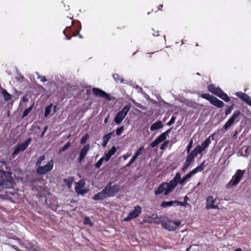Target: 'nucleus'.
<instances>
[{
  "label": "nucleus",
  "mask_w": 251,
  "mask_h": 251,
  "mask_svg": "<svg viewBox=\"0 0 251 251\" xmlns=\"http://www.w3.org/2000/svg\"><path fill=\"white\" fill-rule=\"evenodd\" d=\"M180 174L177 173L173 179L169 183L163 182L161 183L154 191L155 195L163 194L165 196L168 195L177 185L178 180L180 178Z\"/></svg>",
  "instance_id": "1"
},
{
  "label": "nucleus",
  "mask_w": 251,
  "mask_h": 251,
  "mask_svg": "<svg viewBox=\"0 0 251 251\" xmlns=\"http://www.w3.org/2000/svg\"><path fill=\"white\" fill-rule=\"evenodd\" d=\"M13 178L9 172L0 170V187L3 188H10L12 187Z\"/></svg>",
  "instance_id": "2"
},
{
  "label": "nucleus",
  "mask_w": 251,
  "mask_h": 251,
  "mask_svg": "<svg viewBox=\"0 0 251 251\" xmlns=\"http://www.w3.org/2000/svg\"><path fill=\"white\" fill-rule=\"evenodd\" d=\"M207 89L209 92L221 98L226 102H228L230 100V98L228 95L220 87H216L214 84H209L207 86Z\"/></svg>",
  "instance_id": "3"
},
{
  "label": "nucleus",
  "mask_w": 251,
  "mask_h": 251,
  "mask_svg": "<svg viewBox=\"0 0 251 251\" xmlns=\"http://www.w3.org/2000/svg\"><path fill=\"white\" fill-rule=\"evenodd\" d=\"M214 139V135H210L208 138H206L204 142L202 143L201 145L197 146L191 152L195 156L198 154H201L203 151H204L211 143V140Z\"/></svg>",
  "instance_id": "4"
},
{
  "label": "nucleus",
  "mask_w": 251,
  "mask_h": 251,
  "mask_svg": "<svg viewBox=\"0 0 251 251\" xmlns=\"http://www.w3.org/2000/svg\"><path fill=\"white\" fill-rule=\"evenodd\" d=\"M245 174V170H238L235 172L232 179L226 184V187L229 188L231 186L237 185L240 181Z\"/></svg>",
  "instance_id": "5"
},
{
  "label": "nucleus",
  "mask_w": 251,
  "mask_h": 251,
  "mask_svg": "<svg viewBox=\"0 0 251 251\" xmlns=\"http://www.w3.org/2000/svg\"><path fill=\"white\" fill-rule=\"evenodd\" d=\"M130 108V104L126 105L116 114L114 118V122L116 124L119 125L122 123L127 114L128 112L129 111Z\"/></svg>",
  "instance_id": "6"
},
{
  "label": "nucleus",
  "mask_w": 251,
  "mask_h": 251,
  "mask_svg": "<svg viewBox=\"0 0 251 251\" xmlns=\"http://www.w3.org/2000/svg\"><path fill=\"white\" fill-rule=\"evenodd\" d=\"M204 161L202 162L201 164L195 168L194 170H193L192 171L189 172L188 174H187L186 175H185L184 177H182V179H180L178 180L179 183L181 185H183L185 182L190 178L192 176L196 173L202 171L204 169Z\"/></svg>",
  "instance_id": "7"
},
{
  "label": "nucleus",
  "mask_w": 251,
  "mask_h": 251,
  "mask_svg": "<svg viewBox=\"0 0 251 251\" xmlns=\"http://www.w3.org/2000/svg\"><path fill=\"white\" fill-rule=\"evenodd\" d=\"M120 190V187L118 185H112V183H108L104 188L107 198L114 197Z\"/></svg>",
  "instance_id": "8"
},
{
  "label": "nucleus",
  "mask_w": 251,
  "mask_h": 251,
  "mask_svg": "<svg viewBox=\"0 0 251 251\" xmlns=\"http://www.w3.org/2000/svg\"><path fill=\"white\" fill-rule=\"evenodd\" d=\"M201 97L209 100L212 104L217 107L222 108L224 105L222 101L209 94H202L201 95Z\"/></svg>",
  "instance_id": "9"
},
{
  "label": "nucleus",
  "mask_w": 251,
  "mask_h": 251,
  "mask_svg": "<svg viewBox=\"0 0 251 251\" xmlns=\"http://www.w3.org/2000/svg\"><path fill=\"white\" fill-rule=\"evenodd\" d=\"M54 165V161L50 160L47 164L44 166L37 167L36 172L39 175H44L52 170Z\"/></svg>",
  "instance_id": "10"
},
{
  "label": "nucleus",
  "mask_w": 251,
  "mask_h": 251,
  "mask_svg": "<svg viewBox=\"0 0 251 251\" xmlns=\"http://www.w3.org/2000/svg\"><path fill=\"white\" fill-rule=\"evenodd\" d=\"M241 115V113L239 110L235 111L232 116L228 120L224 126V129L227 130L234 122H237L239 121V117Z\"/></svg>",
  "instance_id": "11"
},
{
  "label": "nucleus",
  "mask_w": 251,
  "mask_h": 251,
  "mask_svg": "<svg viewBox=\"0 0 251 251\" xmlns=\"http://www.w3.org/2000/svg\"><path fill=\"white\" fill-rule=\"evenodd\" d=\"M180 221L168 220L162 223V226L169 231H174L180 226Z\"/></svg>",
  "instance_id": "12"
},
{
  "label": "nucleus",
  "mask_w": 251,
  "mask_h": 251,
  "mask_svg": "<svg viewBox=\"0 0 251 251\" xmlns=\"http://www.w3.org/2000/svg\"><path fill=\"white\" fill-rule=\"evenodd\" d=\"M31 142V138H28L24 142L17 145L12 153V155L14 156L15 155L17 154L19 152L25 151L27 148V147L29 146V145L30 144Z\"/></svg>",
  "instance_id": "13"
},
{
  "label": "nucleus",
  "mask_w": 251,
  "mask_h": 251,
  "mask_svg": "<svg viewBox=\"0 0 251 251\" xmlns=\"http://www.w3.org/2000/svg\"><path fill=\"white\" fill-rule=\"evenodd\" d=\"M206 208L208 210L210 209H219V203L218 202H217L216 199L214 198L213 196H208L206 199Z\"/></svg>",
  "instance_id": "14"
},
{
  "label": "nucleus",
  "mask_w": 251,
  "mask_h": 251,
  "mask_svg": "<svg viewBox=\"0 0 251 251\" xmlns=\"http://www.w3.org/2000/svg\"><path fill=\"white\" fill-rule=\"evenodd\" d=\"M141 207L140 206L137 205L134 207V209L128 214L127 217L124 219V221L127 222L132 219L137 218L141 214Z\"/></svg>",
  "instance_id": "15"
},
{
  "label": "nucleus",
  "mask_w": 251,
  "mask_h": 251,
  "mask_svg": "<svg viewBox=\"0 0 251 251\" xmlns=\"http://www.w3.org/2000/svg\"><path fill=\"white\" fill-rule=\"evenodd\" d=\"M170 132L171 129H169L159 135L151 144V147L154 148L157 146L160 143L165 141L167 138V136H168L169 133H170Z\"/></svg>",
  "instance_id": "16"
},
{
  "label": "nucleus",
  "mask_w": 251,
  "mask_h": 251,
  "mask_svg": "<svg viewBox=\"0 0 251 251\" xmlns=\"http://www.w3.org/2000/svg\"><path fill=\"white\" fill-rule=\"evenodd\" d=\"M92 91L93 93L96 96L105 98V99L108 100H111L110 95L101 89H100L98 88H93L92 89Z\"/></svg>",
  "instance_id": "17"
},
{
  "label": "nucleus",
  "mask_w": 251,
  "mask_h": 251,
  "mask_svg": "<svg viewBox=\"0 0 251 251\" xmlns=\"http://www.w3.org/2000/svg\"><path fill=\"white\" fill-rule=\"evenodd\" d=\"M235 95L243 101L245 102L248 105L251 107V97L249 96L246 93L241 92H236Z\"/></svg>",
  "instance_id": "18"
},
{
  "label": "nucleus",
  "mask_w": 251,
  "mask_h": 251,
  "mask_svg": "<svg viewBox=\"0 0 251 251\" xmlns=\"http://www.w3.org/2000/svg\"><path fill=\"white\" fill-rule=\"evenodd\" d=\"M85 183L82 180H80L77 182L75 186V191L78 194H84L87 191L86 190H83L82 188L84 186Z\"/></svg>",
  "instance_id": "19"
},
{
  "label": "nucleus",
  "mask_w": 251,
  "mask_h": 251,
  "mask_svg": "<svg viewBox=\"0 0 251 251\" xmlns=\"http://www.w3.org/2000/svg\"><path fill=\"white\" fill-rule=\"evenodd\" d=\"M90 148V145L89 144H87L85 146H84L83 147V148L81 150L79 153V156L78 159L79 162H81L84 159L88 151H89Z\"/></svg>",
  "instance_id": "20"
},
{
  "label": "nucleus",
  "mask_w": 251,
  "mask_h": 251,
  "mask_svg": "<svg viewBox=\"0 0 251 251\" xmlns=\"http://www.w3.org/2000/svg\"><path fill=\"white\" fill-rule=\"evenodd\" d=\"M195 157V155L192 154L191 152L190 153H189L188 155L186 158L185 162L183 165V167L182 168L183 171H185L187 169V168L190 165V164H191Z\"/></svg>",
  "instance_id": "21"
},
{
  "label": "nucleus",
  "mask_w": 251,
  "mask_h": 251,
  "mask_svg": "<svg viewBox=\"0 0 251 251\" xmlns=\"http://www.w3.org/2000/svg\"><path fill=\"white\" fill-rule=\"evenodd\" d=\"M104 189L100 193L95 195L93 197V200L95 201H99L107 198Z\"/></svg>",
  "instance_id": "22"
},
{
  "label": "nucleus",
  "mask_w": 251,
  "mask_h": 251,
  "mask_svg": "<svg viewBox=\"0 0 251 251\" xmlns=\"http://www.w3.org/2000/svg\"><path fill=\"white\" fill-rule=\"evenodd\" d=\"M116 151V148L115 146L112 147V148L105 154V156L104 157L105 161L108 162L111 157L115 153Z\"/></svg>",
  "instance_id": "23"
},
{
  "label": "nucleus",
  "mask_w": 251,
  "mask_h": 251,
  "mask_svg": "<svg viewBox=\"0 0 251 251\" xmlns=\"http://www.w3.org/2000/svg\"><path fill=\"white\" fill-rule=\"evenodd\" d=\"M163 127V125L161 121H158L153 123L150 127L151 131H152L157 129H161Z\"/></svg>",
  "instance_id": "24"
},
{
  "label": "nucleus",
  "mask_w": 251,
  "mask_h": 251,
  "mask_svg": "<svg viewBox=\"0 0 251 251\" xmlns=\"http://www.w3.org/2000/svg\"><path fill=\"white\" fill-rule=\"evenodd\" d=\"M111 138V133H109L106 135H105L103 137V143L102 145L103 147H105L106 146L107 144L108 143L109 140Z\"/></svg>",
  "instance_id": "25"
},
{
  "label": "nucleus",
  "mask_w": 251,
  "mask_h": 251,
  "mask_svg": "<svg viewBox=\"0 0 251 251\" xmlns=\"http://www.w3.org/2000/svg\"><path fill=\"white\" fill-rule=\"evenodd\" d=\"M1 93L3 95V98L5 100L8 101L10 100L11 95L8 93L5 90L2 89Z\"/></svg>",
  "instance_id": "26"
},
{
  "label": "nucleus",
  "mask_w": 251,
  "mask_h": 251,
  "mask_svg": "<svg viewBox=\"0 0 251 251\" xmlns=\"http://www.w3.org/2000/svg\"><path fill=\"white\" fill-rule=\"evenodd\" d=\"M175 201H163L161 204V206L163 208L172 206L175 203Z\"/></svg>",
  "instance_id": "27"
},
{
  "label": "nucleus",
  "mask_w": 251,
  "mask_h": 251,
  "mask_svg": "<svg viewBox=\"0 0 251 251\" xmlns=\"http://www.w3.org/2000/svg\"><path fill=\"white\" fill-rule=\"evenodd\" d=\"M53 104L51 103L45 108L44 116L47 117L50 113Z\"/></svg>",
  "instance_id": "28"
},
{
  "label": "nucleus",
  "mask_w": 251,
  "mask_h": 251,
  "mask_svg": "<svg viewBox=\"0 0 251 251\" xmlns=\"http://www.w3.org/2000/svg\"><path fill=\"white\" fill-rule=\"evenodd\" d=\"M113 79L117 82H120L121 83H123L124 82V79L120 76H119L118 74H114L112 75Z\"/></svg>",
  "instance_id": "29"
},
{
  "label": "nucleus",
  "mask_w": 251,
  "mask_h": 251,
  "mask_svg": "<svg viewBox=\"0 0 251 251\" xmlns=\"http://www.w3.org/2000/svg\"><path fill=\"white\" fill-rule=\"evenodd\" d=\"M33 104L31 106L25 109L24 110V111L23 112V118L28 115V114L31 111L32 108H33Z\"/></svg>",
  "instance_id": "30"
},
{
  "label": "nucleus",
  "mask_w": 251,
  "mask_h": 251,
  "mask_svg": "<svg viewBox=\"0 0 251 251\" xmlns=\"http://www.w3.org/2000/svg\"><path fill=\"white\" fill-rule=\"evenodd\" d=\"M45 159V156L44 155H43L41 156H40L38 159L37 162H36V166L37 167L41 165L42 162Z\"/></svg>",
  "instance_id": "31"
},
{
  "label": "nucleus",
  "mask_w": 251,
  "mask_h": 251,
  "mask_svg": "<svg viewBox=\"0 0 251 251\" xmlns=\"http://www.w3.org/2000/svg\"><path fill=\"white\" fill-rule=\"evenodd\" d=\"M105 160V157H101L95 164L97 169H99L103 163V161Z\"/></svg>",
  "instance_id": "32"
},
{
  "label": "nucleus",
  "mask_w": 251,
  "mask_h": 251,
  "mask_svg": "<svg viewBox=\"0 0 251 251\" xmlns=\"http://www.w3.org/2000/svg\"><path fill=\"white\" fill-rule=\"evenodd\" d=\"M83 223L85 225H88L91 226H93L92 222L91 221L90 218L87 217L84 218Z\"/></svg>",
  "instance_id": "33"
},
{
  "label": "nucleus",
  "mask_w": 251,
  "mask_h": 251,
  "mask_svg": "<svg viewBox=\"0 0 251 251\" xmlns=\"http://www.w3.org/2000/svg\"><path fill=\"white\" fill-rule=\"evenodd\" d=\"M144 150V148L143 147H141L139 150L136 152V153L134 154V155L137 158L138 156L141 154L142 153L143 150Z\"/></svg>",
  "instance_id": "34"
},
{
  "label": "nucleus",
  "mask_w": 251,
  "mask_h": 251,
  "mask_svg": "<svg viewBox=\"0 0 251 251\" xmlns=\"http://www.w3.org/2000/svg\"><path fill=\"white\" fill-rule=\"evenodd\" d=\"M150 218L153 220H156V221L155 222V223L159 224L160 222V219H158V216L156 214H152Z\"/></svg>",
  "instance_id": "35"
},
{
  "label": "nucleus",
  "mask_w": 251,
  "mask_h": 251,
  "mask_svg": "<svg viewBox=\"0 0 251 251\" xmlns=\"http://www.w3.org/2000/svg\"><path fill=\"white\" fill-rule=\"evenodd\" d=\"M73 180L74 179L73 177H69L68 179L65 180V181L67 183L69 188L71 187Z\"/></svg>",
  "instance_id": "36"
},
{
  "label": "nucleus",
  "mask_w": 251,
  "mask_h": 251,
  "mask_svg": "<svg viewBox=\"0 0 251 251\" xmlns=\"http://www.w3.org/2000/svg\"><path fill=\"white\" fill-rule=\"evenodd\" d=\"M70 146V143L68 142L66 143L59 151V152H62L68 149Z\"/></svg>",
  "instance_id": "37"
},
{
  "label": "nucleus",
  "mask_w": 251,
  "mask_h": 251,
  "mask_svg": "<svg viewBox=\"0 0 251 251\" xmlns=\"http://www.w3.org/2000/svg\"><path fill=\"white\" fill-rule=\"evenodd\" d=\"M175 203L178 205H180V206H185L186 205H187L188 204L187 202H186V201L181 202V201H175Z\"/></svg>",
  "instance_id": "38"
},
{
  "label": "nucleus",
  "mask_w": 251,
  "mask_h": 251,
  "mask_svg": "<svg viewBox=\"0 0 251 251\" xmlns=\"http://www.w3.org/2000/svg\"><path fill=\"white\" fill-rule=\"evenodd\" d=\"M169 143V141H165L160 146V150H164L166 149L167 146H168V144Z\"/></svg>",
  "instance_id": "39"
},
{
  "label": "nucleus",
  "mask_w": 251,
  "mask_h": 251,
  "mask_svg": "<svg viewBox=\"0 0 251 251\" xmlns=\"http://www.w3.org/2000/svg\"><path fill=\"white\" fill-rule=\"evenodd\" d=\"M37 75V78L39 79L42 82L47 81V79L45 76H41L38 73H36Z\"/></svg>",
  "instance_id": "40"
},
{
  "label": "nucleus",
  "mask_w": 251,
  "mask_h": 251,
  "mask_svg": "<svg viewBox=\"0 0 251 251\" xmlns=\"http://www.w3.org/2000/svg\"><path fill=\"white\" fill-rule=\"evenodd\" d=\"M124 129V128L123 126L118 128L116 130V134L118 136L120 135L123 132Z\"/></svg>",
  "instance_id": "41"
},
{
  "label": "nucleus",
  "mask_w": 251,
  "mask_h": 251,
  "mask_svg": "<svg viewBox=\"0 0 251 251\" xmlns=\"http://www.w3.org/2000/svg\"><path fill=\"white\" fill-rule=\"evenodd\" d=\"M137 159V158L134 156L133 155L131 158V159L130 160V161H129V162L127 164L126 166V167H129L130 166V165L135 161V160Z\"/></svg>",
  "instance_id": "42"
},
{
  "label": "nucleus",
  "mask_w": 251,
  "mask_h": 251,
  "mask_svg": "<svg viewBox=\"0 0 251 251\" xmlns=\"http://www.w3.org/2000/svg\"><path fill=\"white\" fill-rule=\"evenodd\" d=\"M233 109V105H231L230 106H229L228 108H227L226 111H225V114L226 116H227L228 115H229V114L231 113V111Z\"/></svg>",
  "instance_id": "43"
},
{
  "label": "nucleus",
  "mask_w": 251,
  "mask_h": 251,
  "mask_svg": "<svg viewBox=\"0 0 251 251\" xmlns=\"http://www.w3.org/2000/svg\"><path fill=\"white\" fill-rule=\"evenodd\" d=\"M175 120H176V118L174 116L172 117L171 120H170L169 122H168L167 123V125L168 126H171L172 125H173L175 122Z\"/></svg>",
  "instance_id": "44"
},
{
  "label": "nucleus",
  "mask_w": 251,
  "mask_h": 251,
  "mask_svg": "<svg viewBox=\"0 0 251 251\" xmlns=\"http://www.w3.org/2000/svg\"><path fill=\"white\" fill-rule=\"evenodd\" d=\"M89 138V136L88 135H85V136L83 137L80 140V143L81 144H84L86 141L88 140Z\"/></svg>",
  "instance_id": "45"
},
{
  "label": "nucleus",
  "mask_w": 251,
  "mask_h": 251,
  "mask_svg": "<svg viewBox=\"0 0 251 251\" xmlns=\"http://www.w3.org/2000/svg\"><path fill=\"white\" fill-rule=\"evenodd\" d=\"M192 144H193V140H191L188 144V145L187 146V153L189 154L190 153L189 152H190V151L192 148Z\"/></svg>",
  "instance_id": "46"
},
{
  "label": "nucleus",
  "mask_w": 251,
  "mask_h": 251,
  "mask_svg": "<svg viewBox=\"0 0 251 251\" xmlns=\"http://www.w3.org/2000/svg\"><path fill=\"white\" fill-rule=\"evenodd\" d=\"M47 129H48V126H45V128H44V131H43V132H42V133L41 134V137H43L44 136V135L45 134Z\"/></svg>",
  "instance_id": "47"
},
{
  "label": "nucleus",
  "mask_w": 251,
  "mask_h": 251,
  "mask_svg": "<svg viewBox=\"0 0 251 251\" xmlns=\"http://www.w3.org/2000/svg\"><path fill=\"white\" fill-rule=\"evenodd\" d=\"M131 155V154L129 153V154H125L124 156H123V158L124 160H126Z\"/></svg>",
  "instance_id": "48"
},
{
  "label": "nucleus",
  "mask_w": 251,
  "mask_h": 251,
  "mask_svg": "<svg viewBox=\"0 0 251 251\" xmlns=\"http://www.w3.org/2000/svg\"><path fill=\"white\" fill-rule=\"evenodd\" d=\"M68 29H70V27H67L66 29L64 31V34L65 35L66 37V38L68 39V40H70L71 39V37H68L66 34H65V32L67 30H68Z\"/></svg>",
  "instance_id": "49"
},
{
  "label": "nucleus",
  "mask_w": 251,
  "mask_h": 251,
  "mask_svg": "<svg viewBox=\"0 0 251 251\" xmlns=\"http://www.w3.org/2000/svg\"><path fill=\"white\" fill-rule=\"evenodd\" d=\"M76 24H77L76 26L78 28V29L77 30V33H78L79 31V30L80 29V23L79 22H77V23Z\"/></svg>",
  "instance_id": "50"
},
{
  "label": "nucleus",
  "mask_w": 251,
  "mask_h": 251,
  "mask_svg": "<svg viewBox=\"0 0 251 251\" xmlns=\"http://www.w3.org/2000/svg\"><path fill=\"white\" fill-rule=\"evenodd\" d=\"M152 35L154 36H159L158 31H155L154 33H152Z\"/></svg>",
  "instance_id": "51"
},
{
  "label": "nucleus",
  "mask_w": 251,
  "mask_h": 251,
  "mask_svg": "<svg viewBox=\"0 0 251 251\" xmlns=\"http://www.w3.org/2000/svg\"><path fill=\"white\" fill-rule=\"evenodd\" d=\"M9 246H10L12 248H13V249H14L15 250H16L17 251V248L15 246H13V245H8Z\"/></svg>",
  "instance_id": "52"
},
{
  "label": "nucleus",
  "mask_w": 251,
  "mask_h": 251,
  "mask_svg": "<svg viewBox=\"0 0 251 251\" xmlns=\"http://www.w3.org/2000/svg\"><path fill=\"white\" fill-rule=\"evenodd\" d=\"M189 200L187 196H185L184 198V201L187 202V201Z\"/></svg>",
  "instance_id": "53"
},
{
  "label": "nucleus",
  "mask_w": 251,
  "mask_h": 251,
  "mask_svg": "<svg viewBox=\"0 0 251 251\" xmlns=\"http://www.w3.org/2000/svg\"><path fill=\"white\" fill-rule=\"evenodd\" d=\"M23 100L24 101H27V99H26V98H25V97H24L23 98Z\"/></svg>",
  "instance_id": "54"
},
{
  "label": "nucleus",
  "mask_w": 251,
  "mask_h": 251,
  "mask_svg": "<svg viewBox=\"0 0 251 251\" xmlns=\"http://www.w3.org/2000/svg\"><path fill=\"white\" fill-rule=\"evenodd\" d=\"M107 121H108V118L107 117V118H106L104 119V123H105V124H106V123L107 122Z\"/></svg>",
  "instance_id": "55"
},
{
  "label": "nucleus",
  "mask_w": 251,
  "mask_h": 251,
  "mask_svg": "<svg viewBox=\"0 0 251 251\" xmlns=\"http://www.w3.org/2000/svg\"><path fill=\"white\" fill-rule=\"evenodd\" d=\"M56 108V105H54V107H53V109H54V111H55Z\"/></svg>",
  "instance_id": "56"
},
{
  "label": "nucleus",
  "mask_w": 251,
  "mask_h": 251,
  "mask_svg": "<svg viewBox=\"0 0 251 251\" xmlns=\"http://www.w3.org/2000/svg\"><path fill=\"white\" fill-rule=\"evenodd\" d=\"M248 149H249V148L248 147V148L245 150V152H247V151H248Z\"/></svg>",
  "instance_id": "57"
},
{
  "label": "nucleus",
  "mask_w": 251,
  "mask_h": 251,
  "mask_svg": "<svg viewBox=\"0 0 251 251\" xmlns=\"http://www.w3.org/2000/svg\"><path fill=\"white\" fill-rule=\"evenodd\" d=\"M189 250H190V248H187V249H186V251H189Z\"/></svg>",
  "instance_id": "58"
},
{
  "label": "nucleus",
  "mask_w": 251,
  "mask_h": 251,
  "mask_svg": "<svg viewBox=\"0 0 251 251\" xmlns=\"http://www.w3.org/2000/svg\"><path fill=\"white\" fill-rule=\"evenodd\" d=\"M164 38L165 41H166V36L165 35L164 36Z\"/></svg>",
  "instance_id": "59"
},
{
  "label": "nucleus",
  "mask_w": 251,
  "mask_h": 251,
  "mask_svg": "<svg viewBox=\"0 0 251 251\" xmlns=\"http://www.w3.org/2000/svg\"><path fill=\"white\" fill-rule=\"evenodd\" d=\"M76 35H77L76 34H75L74 35V36H76Z\"/></svg>",
  "instance_id": "60"
}]
</instances>
